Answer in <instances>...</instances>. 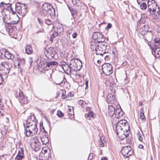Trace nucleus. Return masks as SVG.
<instances>
[{"label":"nucleus","instance_id":"44","mask_svg":"<svg viewBox=\"0 0 160 160\" xmlns=\"http://www.w3.org/2000/svg\"><path fill=\"white\" fill-rule=\"evenodd\" d=\"M68 113L70 115H72L74 114V112L73 111V109L72 111V109L71 108H69L68 109Z\"/></svg>","mask_w":160,"mask_h":160},{"label":"nucleus","instance_id":"8","mask_svg":"<svg viewBox=\"0 0 160 160\" xmlns=\"http://www.w3.org/2000/svg\"><path fill=\"white\" fill-rule=\"evenodd\" d=\"M16 97L17 98L20 102H22L24 104L27 103L28 102V100L27 98L23 94V92L19 90L17 91L15 94Z\"/></svg>","mask_w":160,"mask_h":160},{"label":"nucleus","instance_id":"61","mask_svg":"<svg viewBox=\"0 0 160 160\" xmlns=\"http://www.w3.org/2000/svg\"><path fill=\"white\" fill-rule=\"evenodd\" d=\"M38 22L41 24V25L42 24H43V22L42 20L40 18H38Z\"/></svg>","mask_w":160,"mask_h":160},{"label":"nucleus","instance_id":"23","mask_svg":"<svg viewBox=\"0 0 160 160\" xmlns=\"http://www.w3.org/2000/svg\"><path fill=\"white\" fill-rule=\"evenodd\" d=\"M108 113L109 115L111 117L115 113V109L112 106H108Z\"/></svg>","mask_w":160,"mask_h":160},{"label":"nucleus","instance_id":"38","mask_svg":"<svg viewBox=\"0 0 160 160\" xmlns=\"http://www.w3.org/2000/svg\"><path fill=\"white\" fill-rule=\"evenodd\" d=\"M72 2L74 5L79 6L80 4V1L79 0H72Z\"/></svg>","mask_w":160,"mask_h":160},{"label":"nucleus","instance_id":"4","mask_svg":"<svg viewBox=\"0 0 160 160\" xmlns=\"http://www.w3.org/2000/svg\"><path fill=\"white\" fill-rule=\"evenodd\" d=\"M27 6L26 5L18 2L15 5L16 11L22 16H24L27 12Z\"/></svg>","mask_w":160,"mask_h":160},{"label":"nucleus","instance_id":"49","mask_svg":"<svg viewBox=\"0 0 160 160\" xmlns=\"http://www.w3.org/2000/svg\"><path fill=\"white\" fill-rule=\"evenodd\" d=\"M148 11L149 12V13L150 14H153L152 12V8L151 7V6H150L148 8Z\"/></svg>","mask_w":160,"mask_h":160},{"label":"nucleus","instance_id":"63","mask_svg":"<svg viewBox=\"0 0 160 160\" xmlns=\"http://www.w3.org/2000/svg\"><path fill=\"white\" fill-rule=\"evenodd\" d=\"M73 95L72 93L71 92H69L68 95H67V97H71L72 96H73Z\"/></svg>","mask_w":160,"mask_h":160},{"label":"nucleus","instance_id":"35","mask_svg":"<svg viewBox=\"0 0 160 160\" xmlns=\"http://www.w3.org/2000/svg\"><path fill=\"white\" fill-rule=\"evenodd\" d=\"M44 22L46 24L48 25H50L52 23V21L48 18L45 19Z\"/></svg>","mask_w":160,"mask_h":160},{"label":"nucleus","instance_id":"16","mask_svg":"<svg viewBox=\"0 0 160 160\" xmlns=\"http://www.w3.org/2000/svg\"><path fill=\"white\" fill-rule=\"evenodd\" d=\"M26 124H37V121L34 114H31L26 120Z\"/></svg>","mask_w":160,"mask_h":160},{"label":"nucleus","instance_id":"21","mask_svg":"<svg viewBox=\"0 0 160 160\" xmlns=\"http://www.w3.org/2000/svg\"><path fill=\"white\" fill-rule=\"evenodd\" d=\"M115 100V97L114 94H109L107 96L106 101L108 103H114Z\"/></svg>","mask_w":160,"mask_h":160},{"label":"nucleus","instance_id":"54","mask_svg":"<svg viewBox=\"0 0 160 160\" xmlns=\"http://www.w3.org/2000/svg\"><path fill=\"white\" fill-rule=\"evenodd\" d=\"M18 23V22L16 21H13L12 22H11V23L10 24V25L12 26H16L15 25L17 24Z\"/></svg>","mask_w":160,"mask_h":160},{"label":"nucleus","instance_id":"5","mask_svg":"<svg viewBox=\"0 0 160 160\" xmlns=\"http://www.w3.org/2000/svg\"><path fill=\"white\" fill-rule=\"evenodd\" d=\"M69 64L72 71L79 70L82 65V62L74 58L71 60Z\"/></svg>","mask_w":160,"mask_h":160},{"label":"nucleus","instance_id":"28","mask_svg":"<svg viewBox=\"0 0 160 160\" xmlns=\"http://www.w3.org/2000/svg\"><path fill=\"white\" fill-rule=\"evenodd\" d=\"M128 130L126 131V130H123V134H122L119 135L118 137L121 139H124L125 138H127L128 136Z\"/></svg>","mask_w":160,"mask_h":160},{"label":"nucleus","instance_id":"36","mask_svg":"<svg viewBox=\"0 0 160 160\" xmlns=\"http://www.w3.org/2000/svg\"><path fill=\"white\" fill-rule=\"evenodd\" d=\"M140 8L142 10H144L147 8L146 3L145 2H143L140 5Z\"/></svg>","mask_w":160,"mask_h":160},{"label":"nucleus","instance_id":"47","mask_svg":"<svg viewBox=\"0 0 160 160\" xmlns=\"http://www.w3.org/2000/svg\"><path fill=\"white\" fill-rule=\"evenodd\" d=\"M99 145L101 147H102L104 146V143L102 140L101 138H100V140L99 141Z\"/></svg>","mask_w":160,"mask_h":160},{"label":"nucleus","instance_id":"14","mask_svg":"<svg viewBox=\"0 0 160 160\" xmlns=\"http://www.w3.org/2000/svg\"><path fill=\"white\" fill-rule=\"evenodd\" d=\"M3 55L5 57L9 59H12L14 58V56L11 53L9 52L6 50L4 49L3 51H0V56Z\"/></svg>","mask_w":160,"mask_h":160},{"label":"nucleus","instance_id":"58","mask_svg":"<svg viewBox=\"0 0 160 160\" xmlns=\"http://www.w3.org/2000/svg\"><path fill=\"white\" fill-rule=\"evenodd\" d=\"M6 8H5V9H7V8H11V4H10L9 3H8V4H6Z\"/></svg>","mask_w":160,"mask_h":160},{"label":"nucleus","instance_id":"55","mask_svg":"<svg viewBox=\"0 0 160 160\" xmlns=\"http://www.w3.org/2000/svg\"><path fill=\"white\" fill-rule=\"evenodd\" d=\"M71 13L72 14V15L73 17V19H74L75 18V17L76 16V11H71Z\"/></svg>","mask_w":160,"mask_h":160},{"label":"nucleus","instance_id":"41","mask_svg":"<svg viewBox=\"0 0 160 160\" xmlns=\"http://www.w3.org/2000/svg\"><path fill=\"white\" fill-rule=\"evenodd\" d=\"M93 116V113L92 111H90L88 112L86 116V118H92Z\"/></svg>","mask_w":160,"mask_h":160},{"label":"nucleus","instance_id":"2","mask_svg":"<svg viewBox=\"0 0 160 160\" xmlns=\"http://www.w3.org/2000/svg\"><path fill=\"white\" fill-rule=\"evenodd\" d=\"M129 125L128 123L125 120H121L118 121L116 126V132L118 137L119 135L122 134L123 130H128Z\"/></svg>","mask_w":160,"mask_h":160},{"label":"nucleus","instance_id":"30","mask_svg":"<svg viewBox=\"0 0 160 160\" xmlns=\"http://www.w3.org/2000/svg\"><path fill=\"white\" fill-rule=\"evenodd\" d=\"M58 64V63L56 61H51L48 62L47 61V63H46V68H52V66L54 65H57Z\"/></svg>","mask_w":160,"mask_h":160},{"label":"nucleus","instance_id":"24","mask_svg":"<svg viewBox=\"0 0 160 160\" xmlns=\"http://www.w3.org/2000/svg\"><path fill=\"white\" fill-rule=\"evenodd\" d=\"M25 51L26 53L28 54H32L33 52L32 47L29 45H27L25 47Z\"/></svg>","mask_w":160,"mask_h":160},{"label":"nucleus","instance_id":"18","mask_svg":"<svg viewBox=\"0 0 160 160\" xmlns=\"http://www.w3.org/2000/svg\"><path fill=\"white\" fill-rule=\"evenodd\" d=\"M52 8V5L48 3H45L42 6V10L41 12L45 15L49 9Z\"/></svg>","mask_w":160,"mask_h":160},{"label":"nucleus","instance_id":"1","mask_svg":"<svg viewBox=\"0 0 160 160\" xmlns=\"http://www.w3.org/2000/svg\"><path fill=\"white\" fill-rule=\"evenodd\" d=\"M91 48L92 51L95 50L96 54L101 55L110 51V46L105 42L99 43L98 44L95 42H92L91 43Z\"/></svg>","mask_w":160,"mask_h":160},{"label":"nucleus","instance_id":"53","mask_svg":"<svg viewBox=\"0 0 160 160\" xmlns=\"http://www.w3.org/2000/svg\"><path fill=\"white\" fill-rule=\"evenodd\" d=\"M72 36L73 38H76L77 36V34L76 32H75L72 34Z\"/></svg>","mask_w":160,"mask_h":160},{"label":"nucleus","instance_id":"45","mask_svg":"<svg viewBox=\"0 0 160 160\" xmlns=\"http://www.w3.org/2000/svg\"><path fill=\"white\" fill-rule=\"evenodd\" d=\"M88 78H86L85 79V85L86 87H85V89H87L88 88Z\"/></svg>","mask_w":160,"mask_h":160},{"label":"nucleus","instance_id":"29","mask_svg":"<svg viewBox=\"0 0 160 160\" xmlns=\"http://www.w3.org/2000/svg\"><path fill=\"white\" fill-rule=\"evenodd\" d=\"M55 32L57 33L59 35H60L62 34L63 30V28L62 25H60L59 27H55Z\"/></svg>","mask_w":160,"mask_h":160},{"label":"nucleus","instance_id":"52","mask_svg":"<svg viewBox=\"0 0 160 160\" xmlns=\"http://www.w3.org/2000/svg\"><path fill=\"white\" fill-rule=\"evenodd\" d=\"M118 118H120L122 116L123 112H118Z\"/></svg>","mask_w":160,"mask_h":160},{"label":"nucleus","instance_id":"27","mask_svg":"<svg viewBox=\"0 0 160 160\" xmlns=\"http://www.w3.org/2000/svg\"><path fill=\"white\" fill-rule=\"evenodd\" d=\"M155 44L152 48H160V38H156L154 40Z\"/></svg>","mask_w":160,"mask_h":160},{"label":"nucleus","instance_id":"19","mask_svg":"<svg viewBox=\"0 0 160 160\" xmlns=\"http://www.w3.org/2000/svg\"><path fill=\"white\" fill-rule=\"evenodd\" d=\"M152 52L156 58L160 59V49L159 48H152Z\"/></svg>","mask_w":160,"mask_h":160},{"label":"nucleus","instance_id":"12","mask_svg":"<svg viewBox=\"0 0 160 160\" xmlns=\"http://www.w3.org/2000/svg\"><path fill=\"white\" fill-rule=\"evenodd\" d=\"M45 54L48 59H51L54 57L55 55V49L52 47L49 48L46 50Z\"/></svg>","mask_w":160,"mask_h":160},{"label":"nucleus","instance_id":"11","mask_svg":"<svg viewBox=\"0 0 160 160\" xmlns=\"http://www.w3.org/2000/svg\"><path fill=\"white\" fill-rule=\"evenodd\" d=\"M93 39L99 43L104 42L105 39L103 35L98 32H94L93 35Z\"/></svg>","mask_w":160,"mask_h":160},{"label":"nucleus","instance_id":"31","mask_svg":"<svg viewBox=\"0 0 160 160\" xmlns=\"http://www.w3.org/2000/svg\"><path fill=\"white\" fill-rule=\"evenodd\" d=\"M152 5V7H153V6H157V4L155 2L154 0H148V8L150 7Z\"/></svg>","mask_w":160,"mask_h":160},{"label":"nucleus","instance_id":"43","mask_svg":"<svg viewBox=\"0 0 160 160\" xmlns=\"http://www.w3.org/2000/svg\"><path fill=\"white\" fill-rule=\"evenodd\" d=\"M78 103L82 107H83L84 103H85V102L82 100H79Z\"/></svg>","mask_w":160,"mask_h":160},{"label":"nucleus","instance_id":"39","mask_svg":"<svg viewBox=\"0 0 160 160\" xmlns=\"http://www.w3.org/2000/svg\"><path fill=\"white\" fill-rule=\"evenodd\" d=\"M137 138L140 141H142V137L141 133L138 132L137 134Z\"/></svg>","mask_w":160,"mask_h":160},{"label":"nucleus","instance_id":"15","mask_svg":"<svg viewBox=\"0 0 160 160\" xmlns=\"http://www.w3.org/2000/svg\"><path fill=\"white\" fill-rule=\"evenodd\" d=\"M41 153L43 154L44 156L46 157V158L48 159L49 157H51V150L49 149L48 147H43L42 149Z\"/></svg>","mask_w":160,"mask_h":160},{"label":"nucleus","instance_id":"17","mask_svg":"<svg viewBox=\"0 0 160 160\" xmlns=\"http://www.w3.org/2000/svg\"><path fill=\"white\" fill-rule=\"evenodd\" d=\"M8 32L9 34L11 35H13V37L17 33V28L16 26L10 25L8 27Z\"/></svg>","mask_w":160,"mask_h":160},{"label":"nucleus","instance_id":"46","mask_svg":"<svg viewBox=\"0 0 160 160\" xmlns=\"http://www.w3.org/2000/svg\"><path fill=\"white\" fill-rule=\"evenodd\" d=\"M6 5L5 3H3V2H1L0 7H1L3 8H2V9H5V8H6Z\"/></svg>","mask_w":160,"mask_h":160},{"label":"nucleus","instance_id":"40","mask_svg":"<svg viewBox=\"0 0 160 160\" xmlns=\"http://www.w3.org/2000/svg\"><path fill=\"white\" fill-rule=\"evenodd\" d=\"M142 29L140 28V31L139 33V35H141L142 36H143L146 34L147 33V31L146 30L143 31Z\"/></svg>","mask_w":160,"mask_h":160},{"label":"nucleus","instance_id":"56","mask_svg":"<svg viewBox=\"0 0 160 160\" xmlns=\"http://www.w3.org/2000/svg\"><path fill=\"white\" fill-rule=\"evenodd\" d=\"M112 25L110 23H108L107 25V28H107V29H109V28H111L112 27Z\"/></svg>","mask_w":160,"mask_h":160},{"label":"nucleus","instance_id":"51","mask_svg":"<svg viewBox=\"0 0 160 160\" xmlns=\"http://www.w3.org/2000/svg\"><path fill=\"white\" fill-rule=\"evenodd\" d=\"M93 157V155L92 153H90L89 154V155L88 157V159L89 160H92Z\"/></svg>","mask_w":160,"mask_h":160},{"label":"nucleus","instance_id":"7","mask_svg":"<svg viewBox=\"0 0 160 160\" xmlns=\"http://www.w3.org/2000/svg\"><path fill=\"white\" fill-rule=\"evenodd\" d=\"M2 68L1 70L0 75L2 76V78H6L9 72L10 68L8 67L7 63L6 62H2L1 64Z\"/></svg>","mask_w":160,"mask_h":160},{"label":"nucleus","instance_id":"9","mask_svg":"<svg viewBox=\"0 0 160 160\" xmlns=\"http://www.w3.org/2000/svg\"><path fill=\"white\" fill-rule=\"evenodd\" d=\"M121 152L124 157H128L132 154L133 152L130 146H125L122 148Z\"/></svg>","mask_w":160,"mask_h":160},{"label":"nucleus","instance_id":"25","mask_svg":"<svg viewBox=\"0 0 160 160\" xmlns=\"http://www.w3.org/2000/svg\"><path fill=\"white\" fill-rule=\"evenodd\" d=\"M152 14L157 16L160 15V9L159 7H157V6L152 8Z\"/></svg>","mask_w":160,"mask_h":160},{"label":"nucleus","instance_id":"59","mask_svg":"<svg viewBox=\"0 0 160 160\" xmlns=\"http://www.w3.org/2000/svg\"><path fill=\"white\" fill-rule=\"evenodd\" d=\"M5 126H3V128L4 130H2V134H3V133H5L6 132V131L5 129Z\"/></svg>","mask_w":160,"mask_h":160},{"label":"nucleus","instance_id":"62","mask_svg":"<svg viewBox=\"0 0 160 160\" xmlns=\"http://www.w3.org/2000/svg\"><path fill=\"white\" fill-rule=\"evenodd\" d=\"M44 31V30L43 29H41L40 30H38L37 32V33H38L40 32H42Z\"/></svg>","mask_w":160,"mask_h":160},{"label":"nucleus","instance_id":"37","mask_svg":"<svg viewBox=\"0 0 160 160\" xmlns=\"http://www.w3.org/2000/svg\"><path fill=\"white\" fill-rule=\"evenodd\" d=\"M25 63V60L24 59H20L18 63V66H20L21 65H23Z\"/></svg>","mask_w":160,"mask_h":160},{"label":"nucleus","instance_id":"10","mask_svg":"<svg viewBox=\"0 0 160 160\" xmlns=\"http://www.w3.org/2000/svg\"><path fill=\"white\" fill-rule=\"evenodd\" d=\"M32 141L31 144L32 148L34 149L35 151L39 150L40 148L39 138L37 137H35L32 138Z\"/></svg>","mask_w":160,"mask_h":160},{"label":"nucleus","instance_id":"3","mask_svg":"<svg viewBox=\"0 0 160 160\" xmlns=\"http://www.w3.org/2000/svg\"><path fill=\"white\" fill-rule=\"evenodd\" d=\"M25 128L24 133L26 137L33 136L36 134L38 131L37 124H26Z\"/></svg>","mask_w":160,"mask_h":160},{"label":"nucleus","instance_id":"60","mask_svg":"<svg viewBox=\"0 0 160 160\" xmlns=\"http://www.w3.org/2000/svg\"><path fill=\"white\" fill-rule=\"evenodd\" d=\"M40 128L42 131L43 132H47L45 131L43 126L42 127H40Z\"/></svg>","mask_w":160,"mask_h":160},{"label":"nucleus","instance_id":"34","mask_svg":"<svg viewBox=\"0 0 160 160\" xmlns=\"http://www.w3.org/2000/svg\"><path fill=\"white\" fill-rule=\"evenodd\" d=\"M58 35L59 34H58L57 33L54 32L52 34L50 39V40L52 42L53 39L56 36H58Z\"/></svg>","mask_w":160,"mask_h":160},{"label":"nucleus","instance_id":"20","mask_svg":"<svg viewBox=\"0 0 160 160\" xmlns=\"http://www.w3.org/2000/svg\"><path fill=\"white\" fill-rule=\"evenodd\" d=\"M62 68L66 73L69 74L71 73L72 70L71 68V67H70V64H66L65 65L62 64Z\"/></svg>","mask_w":160,"mask_h":160},{"label":"nucleus","instance_id":"26","mask_svg":"<svg viewBox=\"0 0 160 160\" xmlns=\"http://www.w3.org/2000/svg\"><path fill=\"white\" fill-rule=\"evenodd\" d=\"M55 13V10L54 8H53L52 6V8H50V9H49L47 13L45 14V15L46 16H51L53 15Z\"/></svg>","mask_w":160,"mask_h":160},{"label":"nucleus","instance_id":"57","mask_svg":"<svg viewBox=\"0 0 160 160\" xmlns=\"http://www.w3.org/2000/svg\"><path fill=\"white\" fill-rule=\"evenodd\" d=\"M3 80V78H2V76L0 75V85H1L2 82Z\"/></svg>","mask_w":160,"mask_h":160},{"label":"nucleus","instance_id":"6","mask_svg":"<svg viewBox=\"0 0 160 160\" xmlns=\"http://www.w3.org/2000/svg\"><path fill=\"white\" fill-rule=\"evenodd\" d=\"M102 70L106 75H109L113 72L111 64L107 63L102 65Z\"/></svg>","mask_w":160,"mask_h":160},{"label":"nucleus","instance_id":"13","mask_svg":"<svg viewBox=\"0 0 160 160\" xmlns=\"http://www.w3.org/2000/svg\"><path fill=\"white\" fill-rule=\"evenodd\" d=\"M47 61V59L40 57V59L38 60L37 62L38 67L42 68L43 70H45L46 69H48V68H46V64Z\"/></svg>","mask_w":160,"mask_h":160},{"label":"nucleus","instance_id":"50","mask_svg":"<svg viewBox=\"0 0 160 160\" xmlns=\"http://www.w3.org/2000/svg\"><path fill=\"white\" fill-rule=\"evenodd\" d=\"M67 95L66 97V96H65V92H63L62 93V97H61L62 98L64 99L65 98H67Z\"/></svg>","mask_w":160,"mask_h":160},{"label":"nucleus","instance_id":"32","mask_svg":"<svg viewBox=\"0 0 160 160\" xmlns=\"http://www.w3.org/2000/svg\"><path fill=\"white\" fill-rule=\"evenodd\" d=\"M41 140L43 144H46L48 143L49 141V140L48 138L46 136L43 137H41Z\"/></svg>","mask_w":160,"mask_h":160},{"label":"nucleus","instance_id":"33","mask_svg":"<svg viewBox=\"0 0 160 160\" xmlns=\"http://www.w3.org/2000/svg\"><path fill=\"white\" fill-rule=\"evenodd\" d=\"M140 118L142 120H145V116L144 115V111L143 108H141L140 110Z\"/></svg>","mask_w":160,"mask_h":160},{"label":"nucleus","instance_id":"22","mask_svg":"<svg viewBox=\"0 0 160 160\" xmlns=\"http://www.w3.org/2000/svg\"><path fill=\"white\" fill-rule=\"evenodd\" d=\"M23 150L20 148L19 150L18 154L15 158V160H21L23 158Z\"/></svg>","mask_w":160,"mask_h":160},{"label":"nucleus","instance_id":"64","mask_svg":"<svg viewBox=\"0 0 160 160\" xmlns=\"http://www.w3.org/2000/svg\"><path fill=\"white\" fill-rule=\"evenodd\" d=\"M101 160H108V159L107 157H103L102 158Z\"/></svg>","mask_w":160,"mask_h":160},{"label":"nucleus","instance_id":"42","mask_svg":"<svg viewBox=\"0 0 160 160\" xmlns=\"http://www.w3.org/2000/svg\"><path fill=\"white\" fill-rule=\"evenodd\" d=\"M57 114L59 117H62L63 116V113L59 110L57 111Z\"/></svg>","mask_w":160,"mask_h":160},{"label":"nucleus","instance_id":"48","mask_svg":"<svg viewBox=\"0 0 160 160\" xmlns=\"http://www.w3.org/2000/svg\"><path fill=\"white\" fill-rule=\"evenodd\" d=\"M106 53H105L103 55H102V56L104 57V58L105 60L106 61L108 60L109 59L108 57L109 56L108 55H106Z\"/></svg>","mask_w":160,"mask_h":160}]
</instances>
